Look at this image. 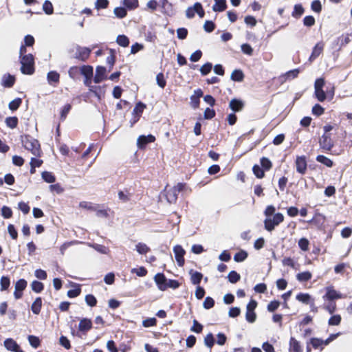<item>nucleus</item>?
Masks as SVG:
<instances>
[{"instance_id":"63","label":"nucleus","mask_w":352,"mask_h":352,"mask_svg":"<svg viewBox=\"0 0 352 352\" xmlns=\"http://www.w3.org/2000/svg\"><path fill=\"white\" fill-rule=\"evenodd\" d=\"M108 5V0H96L95 3V7L97 10L107 8Z\"/></svg>"},{"instance_id":"64","label":"nucleus","mask_w":352,"mask_h":352,"mask_svg":"<svg viewBox=\"0 0 352 352\" xmlns=\"http://www.w3.org/2000/svg\"><path fill=\"white\" fill-rule=\"evenodd\" d=\"M311 10L317 13L320 12L322 10L321 3L319 0H314L311 5Z\"/></svg>"},{"instance_id":"31","label":"nucleus","mask_w":352,"mask_h":352,"mask_svg":"<svg viewBox=\"0 0 352 352\" xmlns=\"http://www.w3.org/2000/svg\"><path fill=\"white\" fill-rule=\"evenodd\" d=\"M43 179L47 183H54L56 181L55 176L50 172L44 171L41 174Z\"/></svg>"},{"instance_id":"35","label":"nucleus","mask_w":352,"mask_h":352,"mask_svg":"<svg viewBox=\"0 0 352 352\" xmlns=\"http://www.w3.org/2000/svg\"><path fill=\"white\" fill-rule=\"evenodd\" d=\"M297 280L300 282L308 281L311 278V274L309 272H304L297 274Z\"/></svg>"},{"instance_id":"24","label":"nucleus","mask_w":352,"mask_h":352,"mask_svg":"<svg viewBox=\"0 0 352 352\" xmlns=\"http://www.w3.org/2000/svg\"><path fill=\"white\" fill-rule=\"evenodd\" d=\"M230 78L236 82H241L244 78V74L241 69H234L232 74Z\"/></svg>"},{"instance_id":"61","label":"nucleus","mask_w":352,"mask_h":352,"mask_svg":"<svg viewBox=\"0 0 352 352\" xmlns=\"http://www.w3.org/2000/svg\"><path fill=\"white\" fill-rule=\"evenodd\" d=\"M188 35V30L185 28H179L177 30V36L179 39H185Z\"/></svg>"},{"instance_id":"51","label":"nucleus","mask_w":352,"mask_h":352,"mask_svg":"<svg viewBox=\"0 0 352 352\" xmlns=\"http://www.w3.org/2000/svg\"><path fill=\"white\" fill-rule=\"evenodd\" d=\"M214 305V300L212 298L208 296L205 298L204 302H203V307L206 309H209L213 307Z\"/></svg>"},{"instance_id":"9","label":"nucleus","mask_w":352,"mask_h":352,"mask_svg":"<svg viewBox=\"0 0 352 352\" xmlns=\"http://www.w3.org/2000/svg\"><path fill=\"white\" fill-rule=\"evenodd\" d=\"M107 69L103 66H98L96 69V74L94 78L95 83H100L106 78Z\"/></svg>"},{"instance_id":"43","label":"nucleus","mask_w":352,"mask_h":352,"mask_svg":"<svg viewBox=\"0 0 352 352\" xmlns=\"http://www.w3.org/2000/svg\"><path fill=\"white\" fill-rule=\"evenodd\" d=\"M90 246L101 254H107L109 253V249L104 245L94 243Z\"/></svg>"},{"instance_id":"37","label":"nucleus","mask_w":352,"mask_h":352,"mask_svg":"<svg viewBox=\"0 0 352 352\" xmlns=\"http://www.w3.org/2000/svg\"><path fill=\"white\" fill-rule=\"evenodd\" d=\"M22 100L20 98H16L10 102L8 107L11 111H16L21 105Z\"/></svg>"},{"instance_id":"50","label":"nucleus","mask_w":352,"mask_h":352,"mask_svg":"<svg viewBox=\"0 0 352 352\" xmlns=\"http://www.w3.org/2000/svg\"><path fill=\"white\" fill-rule=\"evenodd\" d=\"M28 339L30 342V344L33 348L36 349L40 345V340L38 337H36L35 336H29Z\"/></svg>"},{"instance_id":"17","label":"nucleus","mask_w":352,"mask_h":352,"mask_svg":"<svg viewBox=\"0 0 352 352\" xmlns=\"http://www.w3.org/2000/svg\"><path fill=\"white\" fill-rule=\"evenodd\" d=\"M243 102L238 99H232L229 104V107L234 112L240 111L243 107Z\"/></svg>"},{"instance_id":"20","label":"nucleus","mask_w":352,"mask_h":352,"mask_svg":"<svg viewBox=\"0 0 352 352\" xmlns=\"http://www.w3.org/2000/svg\"><path fill=\"white\" fill-rule=\"evenodd\" d=\"M42 307V299L41 297H37L31 305V310L33 314L38 315L41 312Z\"/></svg>"},{"instance_id":"5","label":"nucleus","mask_w":352,"mask_h":352,"mask_svg":"<svg viewBox=\"0 0 352 352\" xmlns=\"http://www.w3.org/2000/svg\"><path fill=\"white\" fill-rule=\"evenodd\" d=\"M173 252L175 254V257L177 263V265L179 267H182L184 265L185 262L184 258V256L186 253L185 250L181 245H177L173 248Z\"/></svg>"},{"instance_id":"28","label":"nucleus","mask_w":352,"mask_h":352,"mask_svg":"<svg viewBox=\"0 0 352 352\" xmlns=\"http://www.w3.org/2000/svg\"><path fill=\"white\" fill-rule=\"evenodd\" d=\"M317 162L323 164L327 167H331L333 166V162L329 158L324 155H319L316 157Z\"/></svg>"},{"instance_id":"6","label":"nucleus","mask_w":352,"mask_h":352,"mask_svg":"<svg viewBox=\"0 0 352 352\" xmlns=\"http://www.w3.org/2000/svg\"><path fill=\"white\" fill-rule=\"evenodd\" d=\"M91 52V49L88 47H80L79 45H77L75 58L80 60L85 61L89 56Z\"/></svg>"},{"instance_id":"10","label":"nucleus","mask_w":352,"mask_h":352,"mask_svg":"<svg viewBox=\"0 0 352 352\" xmlns=\"http://www.w3.org/2000/svg\"><path fill=\"white\" fill-rule=\"evenodd\" d=\"M203 96V91L200 89L194 91V94L190 96V104L192 108H198L200 102V98Z\"/></svg>"},{"instance_id":"26","label":"nucleus","mask_w":352,"mask_h":352,"mask_svg":"<svg viewBox=\"0 0 352 352\" xmlns=\"http://www.w3.org/2000/svg\"><path fill=\"white\" fill-rule=\"evenodd\" d=\"M119 199L125 203L130 200L132 194L127 190H120L118 193Z\"/></svg>"},{"instance_id":"22","label":"nucleus","mask_w":352,"mask_h":352,"mask_svg":"<svg viewBox=\"0 0 352 352\" xmlns=\"http://www.w3.org/2000/svg\"><path fill=\"white\" fill-rule=\"evenodd\" d=\"M214 4L212 6V10L214 12H223L226 10L227 5L226 0H214Z\"/></svg>"},{"instance_id":"25","label":"nucleus","mask_w":352,"mask_h":352,"mask_svg":"<svg viewBox=\"0 0 352 352\" xmlns=\"http://www.w3.org/2000/svg\"><path fill=\"white\" fill-rule=\"evenodd\" d=\"M80 72L85 77H92L93 67L90 65H83L80 67Z\"/></svg>"},{"instance_id":"40","label":"nucleus","mask_w":352,"mask_h":352,"mask_svg":"<svg viewBox=\"0 0 352 352\" xmlns=\"http://www.w3.org/2000/svg\"><path fill=\"white\" fill-rule=\"evenodd\" d=\"M122 3L129 10H133L138 6V0H123Z\"/></svg>"},{"instance_id":"45","label":"nucleus","mask_w":352,"mask_h":352,"mask_svg":"<svg viewBox=\"0 0 352 352\" xmlns=\"http://www.w3.org/2000/svg\"><path fill=\"white\" fill-rule=\"evenodd\" d=\"M212 68V63H206V64H204V65H202L201 67L199 70H200L201 75L206 76L210 72Z\"/></svg>"},{"instance_id":"38","label":"nucleus","mask_w":352,"mask_h":352,"mask_svg":"<svg viewBox=\"0 0 352 352\" xmlns=\"http://www.w3.org/2000/svg\"><path fill=\"white\" fill-rule=\"evenodd\" d=\"M214 344V339L212 333H209L204 338V344L211 349Z\"/></svg>"},{"instance_id":"59","label":"nucleus","mask_w":352,"mask_h":352,"mask_svg":"<svg viewBox=\"0 0 352 352\" xmlns=\"http://www.w3.org/2000/svg\"><path fill=\"white\" fill-rule=\"evenodd\" d=\"M241 51L243 54L249 55V56L252 55L253 49L250 45H249L248 43H244V44L241 45Z\"/></svg>"},{"instance_id":"53","label":"nucleus","mask_w":352,"mask_h":352,"mask_svg":"<svg viewBox=\"0 0 352 352\" xmlns=\"http://www.w3.org/2000/svg\"><path fill=\"white\" fill-rule=\"evenodd\" d=\"M309 242L306 238H301L298 241V246L302 251H307L309 249Z\"/></svg>"},{"instance_id":"15","label":"nucleus","mask_w":352,"mask_h":352,"mask_svg":"<svg viewBox=\"0 0 352 352\" xmlns=\"http://www.w3.org/2000/svg\"><path fill=\"white\" fill-rule=\"evenodd\" d=\"M92 328V322L90 319L83 318L80 320L78 329L80 331H87Z\"/></svg>"},{"instance_id":"13","label":"nucleus","mask_w":352,"mask_h":352,"mask_svg":"<svg viewBox=\"0 0 352 352\" xmlns=\"http://www.w3.org/2000/svg\"><path fill=\"white\" fill-rule=\"evenodd\" d=\"M154 279H155L156 284L158 286V288L160 290L164 291L166 289V283L167 279L165 277V276L164 275V274H162V273L157 274L155 276Z\"/></svg>"},{"instance_id":"52","label":"nucleus","mask_w":352,"mask_h":352,"mask_svg":"<svg viewBox=\"0 0 352 352\" xmlns=\"http://www.w3.org/2000/svg\"><path fill=\"white\" fill-rule=\"evenodd\" d=\"M156 81L157 85L161 88H164L166 84V81L164 78V76L162 73H159L156 76Z\"/></svg>"},{"instance_id":"57","label":"nucleus","mask_w":352,"mask_h":352,"mask_svg":"<svg viewBox=\"0 0 352 352\" xmlns=\"http://www.w3.org/2000/svg\"><path fill=\"white\" fill-rule=\"evenodd\" d=\"M197 12V7H195V3L193 6L188 7L186 10V16L188 19H192L195 16V13Z\"/></svg>"},{"instance_id":"16","label":"nucleus","mask_w":352,"mask_h":352,"mask_svg":"<svg viewBox=\"0 0 352 352\" xmlns=\"http://www.w3.org/2000/svg\"><path fill=\"white\" fill-rule=\"evenodd\" d=\"M300 71L298 69H294L286 72L285 74L280 77L281 82H285L287 80L294 79L298 76Z\"/></svg>"},{"instance_id":"55","label":"nucleus","mask_w":352,"mask_h":352,"mask_svg":"<svg viewBox=\"0 0 352 352\" xmlns=\"http://www.w3.org/2000/svg\"><path fill=\"white\" fill-rule=\"evenodd\" d=\"M341 316L338 314L331 316L328 321L329 325H338L341 322Z\"/></svg>"},{"instance_id":"56","label":"nucleus","mask_w":352,"mask_h":352,"mask_svg":"<svg viewBox=\"0 0 352 352\" xmlns=\"http://www.w3.org/2000/svg\"><path fill=\"white\" fill-rule=\"evenodd\" d=\"M245 319L248 322L253 323L256 319V315L254 311H247L245 314Z\"/></svg>"},{"instance_id":"3","label":"nucleus","mask_w":352,"mask_h":352,"mask_svg":"<svg viewBox=\"0 0 352 352\" xmlns=\"http://www.w3.org/2000/svg\"><path fill=\"white\" fill-rule=\"evenodd\" d=\"M21 71L23 74L30 75L34 73V58L31 54L21 56Z\"/></svg>"},{"instance_id":"41","label":"nucleus","mask_w":352,"mask_h":352,"mask_svg":"<svg viewBox=\"0 0 352 352\" xmlns=\"http://www.w3.org/2000/svg\"><path fill=\"white\" fill-rule=\"evenodd\" d=\"M10 284V278L8 276H2L0 280L1 291H5L8 289Z\"/></svg>"},{"instance_id":"36","label":"nucleus","mask_w":352,"mask_h":352,"mask_svg":"<svg viewBox=\"0 0 352 352\" xmlns=\"http://www.w3.org/2000/svg\"><path fill=\"white\" fill-rule=\"evenodd\" d=\"M114 14L119 19H122L126 16V10L123 7H117L113 10Z\"/></svg>"},{"instance_id":"4","label":"nucleus","mask_w":352,"mask_h":352,"mask_svg":"<svg viewBox=\"0 0 352 352\" xmlns=\"http://www.w3.org/2000/svg\"><path fill=\"white\" fill-rule=\"evenodd\" d=\"M319 144L320 147L324 151H331L334 146L329 134H323L319 140Z\"/></svg>"},{"instance_id":"48","label":"nucleus","mask_w":352,"mask_h":352,"mask_svg":"<svg viewBox=\"0 0 352 352\" xmlns=\"http://www.w3.org/2000/svg\"><path fill=\"white\" fill-rule=\"evenodd\" d=\"M145 108L146 105L144 103L139 102L136 104L133 109V113L137 114L138 116L140 117Z\"/></svg>"},{"instance_id":"32","label":"nucleus","mask_w":352,"mask_h":352,"mask_svg":"<svg viewBox=\"0 0 352 352\" xmlns=\"http://www.w3.org/2000/svg\"><path fill=\"white\" fill-rule=\"evenodd\" d=\"M31 288L34 292L40 293L43 291L44 286L41 282L34 280L31 283Z\"/></svg>"},{"instance_id":"8","label":"nucleus","mask_w":352,"mask_h":352,"mask_svg":"<svg viewBox=\"0 0 352 352\" xmlns=\"http://www.w3.org/2000/svg\"><path fill=\"white\" fill-rule=\"evenodd\" d=\"M296 170L300 174H305L307 170V161L305 156L298 157L296 160Z\"/></svg>"},{"instance_id":"7","label":"nucleus","mask_w":352,"mask_h":352,"mask_svg":"<svg viewBox=\"0 0 352 352\" xmlns=\"http://www.w3.org/2000/svg\"><path fill=\"white\" fill-rule=\"evenodd\" d=\"M155 138L153 135H140L137 140L138 146L140 148H144L147 144L153 142Z\"/></svg>"},{"instance_id":"46","label":"nucleus","mask_w":352,"mask_h":352,"mask_svg":"<svg viewBox=\"0 0 352 352\" xmlns=\"http://www.w3.org/2000/svg\"><path fill=\"white\" fill-rule=\"evenodd\" d=\"M252 170L254 174L256 175L257 178H263L265 175L264 171L262 168H261L258 165L255 164Z\"/></svg>"},{"instance_id":"29","label":"nucleus","mask_w":352,"mask_h":352,"mask_svg":"<svg viewBox=\"0 0 352 352\" xmlns=\"http://www.w3.org/2000/svg\"><path fill=\"white\" fill-rule=\"evenodd\" d=\"M117 43L122 47H126L129 45V39L125 35H118L116 38Z\"/></svg>"},{"instance_id":"12","label":"nucleus","mask_w":352,"mask_h":352,"mask_svg":"<svg viewBox=\"0 0 352 352\" xmlns=\"http://www.w3.org/2000/svg\"><path fill=\"white\" fill-rule=\"evenodd\" d=\"M324 49V43L322 42L318 43L313 48L311 56H309V60L310 62L314 61L317 58L322 52Z\"/></svg>"},{"instance_id":"62","label":"nucleus","mask_w":352,"mask_h":352,"mask_svg":"<svg viewBox=\"0 0 352 352\" xmlns=\"http://www.w3.org/2000/svg\"><path fill=\"white\" fill-rule=\"evenodd\" d=\"M157 320L155 318H148L146 320H144L142 322V325L144 327H150L156 325Z\"/></svg>"},{"instance_id":"14","label":"nucleus","mask_w":352,"mask_h":352,"mask_svg":"<svg viewBox=\"0 0 352 352\" xmlns=\"http://www.w3.org/2000/svg\"><path fill=\"white\" fill-rule=\"evenodd\" d=\"M15 82V77L12 75H10L9 74H4L2 77L1 80V85L4 87H12Z\"/></svg>"},{"instance_id":"39","label":"nucleus","mask_w":352,"mask_h":352,"mask_svg":"<svg viewBox=\"0 0 352 352\" xmlns=\"http://www.w3.org/2000/svg\"><path fill=\"white\" fill-rule=\"evenodd\" d=\"M296 299L305 304H309L311 296L308 294L300 293L296 296Z\"/></svg>"},{"instance_id":"44","label":"nucleus","mask_w":352,"mask_h":352,"mask_svg":"<svg viewBox=\"0 0 352 352\" xmlns=\"http://www.w3.org/2000/svg\"><path fill=\"white\" fill-rule=\"evenodd\" d=\"M6 124L8 127H10L11 129H14L17 126L18 119L16 117L6 118Z\"/></svg>"},{"instance_id":"60","label":"nucleus","mask_w":352,"mask_h":352,"mask_svg":"<svg viewBox=\"0 0 352 352\" xmlns=\"http://www.w3.org/2000/svg\"><path fill=\"white\" fill-rule=\"evenodd\" d=\"M132 273H135L137 276L140 277H142L146 275L147 270L144 267H140L139 268H133L131 270Z\"/></svg>"},{"instance_id":"1","label":"nucleus","mask_w":352,"mask_h":352,"mask_svg":"<svg viewBox=\"0 0 352 352\" xmlns=\"http://www.w3.org/2000/svg\"><path fill=\"white\" fill-rule=\"evenodd\" d=\"M24 148L30 151L34 156L41 155V148L38 141L30 136H25L22 139Z\"/></svg>"},{"instance_id":"33","label":"nucleus","mask_w":352,"mask_h":352,"mask_svg":"<svg viewBox=\"0 0 352 352\" xmlns=\"http://www.w3.org/2000/svg\"><path fill=\"white\" fill-rule=\"evenodd\" d=\"M43 10L48 15L53 14L54 8L52 3L50 1L45 0L43 4Z\"/></svg>"},{"instance_id":"30","label":"nucleus","mask_w":352,"mask_h":352,"mask_svg":"<svg viewBox=\"0 0 352 352\" xmlns=\"http://www.w3.org/2000/svg\"><path fill=\"white\" fill-rule=\"evenodd\" d=\"M135 250L140 254H146L150 251V248L143 243H138L135 245Z\"/></svg>"},{"instance_id":"21","label":"nucleus","mask_w":352,"mask_h":352,"mask_svg":"<svg viewBox=\"0 0 352 352\" xmlns=\"http://www.w3.org/2000/svg\"><path fill=\"white\" fill-rule=\"evenodd\" d=\"M289 352H302L301 346L298 340L292 337L289 340Z\"/></svg>"},{"instance_id":"2","label":"nucleus","mask_w":352,"mask_h":352,"mask_svg":"<svg viewBox=\"0 0 352 352\" xmlns=\"http://www.w3.org/2000/svg\"><path fill=\"white\" fill-rule=\"evenodd\" d=\"M186 184L183 183H178L174 187L164 189L165 197L169 204H175L177 201L178 193L182 191L185 188Z\"/></svg>"},{"instance_id":"27","label":"nucleus","mask_w":352,"mask_h":352,"mask_svg":"<svg viewBox=\"0 0 352 352\" xmlns=\"http://www.w3.org/2000/svg\"><path fill=\"white\" fill-rule=\"evenodd\" d=\"M304 11V8L301 4H296L294 7V11L292 13V16L295 18H299L302 15Z\"/></svg>"},{"instance_id":"34","label":"nucleus","mask_w":352,"mask_h":352,"mask_svg":"<svg viewBox=\"0 0 352 352\" xmlns=\"http://www.w3.org/2000/svg\"><path fill=\"white\" fill-rule=\"evenodd\" d=\"M248 257V253L245 250H241L239 252L236 253L234 256V260L236 262H242L246 259Z\"/></svg>"},{"instance_id":"47","label":"nucleus","mask_w":352,"mask_h":352,"mask_svg":"<svg viewBox=\"0 0 352 352\" xmlns=\"http://www.w3.org/2000/svg\"><path fill=\"white\" fill-rule=\"evenodd\" d=\"M27 287V281L25 279H19L15 283L14 288L16 290L23 292Z\"/></svg>"},{"instance_id":"18","label":"nucleus","mask_w":352,"mask_h":352,"mask_svg":"<svg viewBox=\"0 0 352 352\" xmlns=\"http://www.w3.org/2000/svg\"><path fill=\"white\" fill-rule=\"evenodd\" d=\"M189 274L190 275L191 283L193 285H199L203 278V274L199 272L193 271L192 270H190Z\"/></svg>"},{"instance_id":"11","label":"nucleus","mask_w":352,"mask_h":352,"mask_svg":"<svg viewBox=\"0 0 352 352\" xmlns=\"http://www.w3.org/2000/svg\"><path fill=\"white\" fill-rule=\"evenodd\" d=\"M3 345L8 351L17 352L21 350L19 345L12 338H7L3 342Z\"/></svg>"},{"instance_id":"19","label":"nucleus","mask_w":352,"mask_h":352,"mask_svg":"<svg viewBox=\"0 0 352 352\" xmlns=\"http://www.w3.org/2000/svg\"><path fill=\"white\" fill-rule=\"evenodd\" d=\"M328 300H333L335 299H339L342 298V294L338 292L336 290L331 287L327 289V293L324 296Z\"/></svg>"},{"instance_id":"58","label":"nucleus","mask_w":352,"mask_h":352,"mask_svg":"<svg viewBox=\"0 0 352 352\" xmlns=\"http://www.w3.org/2000/svg\"><path fill=\"white\" fill-rule=\"evenodd\" d=\"M261 165L266 170H270L272 166L271 161L265 157L261 159Z\"/></svg>"},{"instance_id":"42","label":"nucleus","mask_w":352,"mask_h":352,"mask_svg":"<svg viewBox=\"0 0 352 352\" xmlns=\"http://www.w3.org/2000/svg\"><path fill=\"white\" fill-rule=\"evenodd\" d=\"M240 278L241 276L239 274H238L236 271H231L228 275V280L231 283H236L240 280Z\"/></svg>"},{"instance_id":"23","label":"nucleus","mask_w":352,"mask_h":352,"mask_svg":"<svg viewBox=\"0 0 352 352\" xmlns=\"http://www.w3.org/2000/svg\"><path fill=\"white\" fill-rule=\"evenodd\" d=\"M59 78H60L59 74L55 71H51L47 73V79L48 83L50 85H52V82H56V83L58 82Z\"/></svg>"},{"instance_id":"54","label":"nucleus","mask_w":352,"mask_h":352,"mask_svg":"<svg viewBox=\"0 0 352 352\" xmlns=\"http://www.w3.org/2000/svg\"><path fill=\"white\" fill-rule=\"evenodd\" d=\"M85 302L89 306L94 307L97 303V300L94 295L87 294L85 296Z\"/></svg>"},{"instance_id":"49","label":"nucleus","mask_w":352,"mask_h":352,"mask_svg":"<svg viewBox=\"0 0 352 352\" xmlns=\"http://www.w3.org/2000/svg\"><path fill=\"white\" fill-rule=\"evenodd\" d=\"M264 226L265 230L269 232H272L274 229L275 226H276V225L274 224L272 218H267L264 221Z\"/></svg>"}]
</instances>
